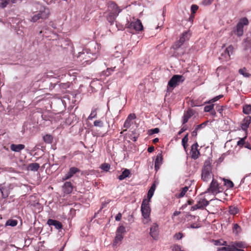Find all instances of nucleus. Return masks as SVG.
Returning a JSON list of instances; mask_svg holds the SVG:
<instances>
[{"label":"nucleus","mask_w":251,"mask_h":251,"mask_svg":"<svg viewBox=\"0 0 251 251\" xmlns=\"http://www.w3.org/2000/svg\"><path fill=\"white\" fill-rule=\"evenodd\" d=\"M243 46L244 47L245 50H248V49L251 48V40L249 38L245 39L243 43Z\"/></svg>","instance_id":"obj_28"},{"label":"nucleus","mask_w":251,"mask_h":251,"mask_svg":"<svg viewBox=\"0 0 251 251\" xmlns=\"http://www.w3.org/2000/svg\"><path fill=\"white\" fill-rule=\"evenodd\" d=\"M94 125L95 126L102 127L103 126V122L100 120H96L94 122Z\"/></svg>","instance_id":"obj_45"},{"label":"nucleus","mask_w":251,"mask_h":251,"mask_svg":"<svg viewBox=\"0 0 251 251\" xmlns=\"http://www.w3.org/2000/svg\"><path fill=\"white\" fill-rule=\"evenodd\" d=\"M183 237V234L181 232H178L177 233H176L175 235H174V238L176 239H177V240H180Z\"/></svg>","instance_id":"obj_49"},{"label":"nucleus","mask_w":251,"mask_h":251,"mask_svg":"<svg viewBox=\"0 0 251 251\" xmlns=\"http://www.w3.org/2000/svg\"><path fill=\"white\" fill-rule=\"evenodd\" d=\"M17 224L18 222L16 220L10 219L6 221L5 225L6 226H15L17 225Z\"/></svg>","instance_id":"obj_31"},{"label":"nucleus","mask_w":251,"mask_h":251,"mask_svg":"<svg viewBox=\"0 0 251 251\" xmlns=\"http://www.w3.org/2000/svg\"><path fill=\"white\" fill-rule=\"evenodd\" d=\"M231 245L227 246L226 247H222L221 248L218 249V251H231Z\"/></svg>","instance_id":"obj_44"},{"label":"nucleus","mask_w":251,"mask_h":251,"mask_svg":"<svg viewBox=\"0 0 251 251\" xmlns=\"http://www.w3.org/2000/svg\"><path fill=\"white\" fill-rule=\"evenodd\" d=\"M205 125H206V124L205 123H202V124H201V125H198L197 126V127H196V130H199V129L202 128Z\"/></svg>","instance_id":"obj_57"},{"label":"nucleus","mask_w":251,"mask_h":251,"mask_svg":"<svg viewBox=\"0 0 251 251\" xmlns=\"http://www.w3.org/2000/svg\"><path fill=\"white\" fill-rule=\"evenodd\" d=\"M248 24L249 21L247 18L245 17L240 20L236 27V34L238 36L240 37L243 35L244 25H247Z\"/></svg>","instance_id":"obj_5"},{"label":"nucleus","mask_w":251,"mask_h":251,"mask_svg":"<svg viewBox=\"0 0 251 251\" xmlns=\"http://www.w3.org/2000/svg\"><path fill=\"white\" fill-rule=\"evenodd\" d=\"M213 107H214V105L213 104H211V105H206L204 107V111L205 112H210L213 109Z\"/></svg>","instance_id":"obj_46"},{"label":"nucleus","mask_w":251,"mask_h":251,"mask_svg":"<svg viewBox=\"0 0 251 251\" xmlns=\"http://www.w3.org/2000/svg\"><path fill=\"white\" fill-rule=\"evenodd\" d=\"M115 67L112 68H107L106 72L105 73V75L106 76H108L110 74L111 71H113Z\"/></svg>","instance_id":"obj_53"},{"label":"nucleus","mask_w":251,"mask_h":251,"mask_svg":"<svg viewBox=\"0 0 251 251\" xmlns=\"http://www.w3.org/2000/svg\"><path fill=\"white\" fill-rule=\"evenodd\" d=\"M129 174V170L126 169L122 172V174L118 176V178L119 180H122L126 178V177H128Z\"/></svg>","instance_id":"obj_26"},{"label":"nucleus","mask_w":251,"mask_h":251,"mask_svg":"<svg viewBox=\"0 0 251 251\" xmlns=\"http://www.w3.org/2000/svg\"><path fill=\"white\" fill-rule=\"evenodd\" d=\"M221 241L220 240H217L214 241V244L216 246H221Z\"/></svg>","instance_id":"obj_63"},{"label":"nucleus","mask_w":251,"mask_h":251,"mask_svg":"<svg viewBox=\"0 0 251 251\" xmlns=\"http://www.w3.org/2000/svg\"><path fill=\"white\" fill-rule=\"evenodd\" d=\"M211 163L209 160L204 162L201 172V178L204 181H209L212 177Z\"/></svg>","instance_id":"obj_3"},{"label":"nucleus","mask_w":251,"mask_h":251,"mask_svg":"<svg viewBox=\"0 0 251 251\" xmlns=\"http://www.w3.org/2000/svg\"><path fill=\"white\" fill-rule=\"evenodd\" d=\"M47 223L49 226H54L56 229H61L63 227L61 223L55 220L50 219Z\"/></svg>","instance_id":"obj_12"},{"label":"nucleus","mask_w":251,"mask_h":251,"mask_svg":"<svg viewBox=\"0 0 251 251\" xmlns=\"http://www.w3.org/2000/svg\"><path fill=\"white\" fill-rule=\"evenodd\" d=\"M10 0H3L0 4V6L1 8L5 7L7 4L9 3Z\"/></svg>","instance_id":"obj_47"},{"label":"nucleus","mask_w":251,"mask_h":251,"mask_svg":"<svg viewBox=\"0 0 251 251\" xmlns=\"http://www.w3.org/2000/svg\"><path fill=\"white\" fill-rule=\"evenodd\" d=\"M96 53H92L87 49H85L81 52L78 53L77 56L78 61L82 62V64L85 65L90 64L92 61L95 60L97 58Z\"/></svg>","instance_id":"obj_2"},{"label":"nucleus","mask_w":251,"mask_h":251,"mask_svg":"<svg viewBox=\"0 0 251 251\" xmlns=\"http://www.w3.org/2000/svg\"><path fill=\"white\" fill-rule=\"evenodd\" d=\"M150 235L154 239H157L158 235V226L153 224L150 228Z\"/></svg>","instance_id":"obj_11"},{"label":"nucleus","mask_w":251,"mask_h":251,"mask_svg":"<svg viewBox=\"0 0 251 251\" xmlns=\"http://www.w3.org/2000/svg\"><path fill=\"white\" fill-rule=\"evenodd\" d=\"M37 8L39 9V11L33 13L34 15L31 17L30 20V22L35 23L38 20H45L48 18L50 13V10L48 8L38 3Z\"/></svg>","instance_id":"obj_1"},{"label":"nucleus","mask_w":251,"mask_h":251,"mask_svg":"<svg viewBox=\"0 0 251 251\" xmlns=\"http://www.w3.org/2000/svg\"><path fill=\"white\" fill-rule=\"evenodd\" d=\"M80 172L77 168L73 167L70 168L69 172L63 177L62 179L66 180L72 177L76 173Z\"/></svg>","instance_id":"obj_10"},{"label":"nucleus","mask_w":251,"mask_h":251,"mask_svg":"<svg viewBox=\"0 0 251 251\" xmlns=\"http://www.w3.org/2000/svg\"><path fill=\"white\" fill-rule=\"evenodd\" d=\"M64 192L67 194H70L73 190L72 184L70 182H66L63 186Z\"/></svg>","instance_id":"obj_20"},{"label":"nucleus","mask_w":251,"mask_h":251,"mask_svg":"<svg viewBox=\"0 0 251 251\" xmlns=\"http://www.w3.org/2000/svg\"><path fill=\"white\" fill-rule=\"evenodd\" d=\"M121 11L122 9H120L115 3L113 2L108 3L107 9V12L108 13L118 16Z\"/></svg>","instance_id":"obj_9"},{"label":"nucleus","mask_w":251,"mask_h":251,"mask_svg":"<svg viewBox=\"0 0 251 251\" xmlns=\"http://www.w3.org/2000/svg\"><path fill=\"white\" fill-rule=\"evenodd\" d=\"M197 204L200 206V209H201L208 205L209 204V201L205 199L201 198L199 199L197 202Z\"/></svg>","instance_id":"obj_22"},{"label":"nucleus","mask_w":251,"mask_h":251,"mask_svg":"<svg viewBox=\"0 0 251 251\" xmlns=\"http://www.w3.org/2000/svg\"><path fill=\"white\" fill-rule=\"evenodd\" d=\"M201 226V224H196L194 223L192 224H191L189 226H188V228H198Z\"/></svg>","instance_id":"obj_48"},{"label":"nucleus","mask_w":251,"mask_h":251,"mask_svg":"<svg viewBox=\"0 0 251 251\" xmlns=\"http://www.w3.org/2000/svg\"><path fill=\"white\" fill-rule=\"evenodd\" d=\"M124 238L123 235L119 234L117 233H116V236L115 237V239L113 244V245L114 246H116L119 243H120V242L122 241Z\"/></svg>","instance_id":"obj_25"},{"label":"nucleus","mask_w":251,"mask_h":251,"mask_svg":"<svg viewBox=\"0 0 251 251\" xmlns=\"http://www.w3.org/2000/svg\"><path fill=\"white\" fill-rule=\"evenodd\" d=\"M213 1V0H204L203 1V4L205 5H207L210 4Z\"/></svg>","instance_id":"obj_56"},{"label":"nucleus","mask_w":251,"mask_h":251,"mask_svg":"<svg viewBox=\"0 0 251 251\" xmlns=\"http://www.w3.org/2000/svg\"><path fill=\"white\" fill-rule=\"evenodd\" d=\"M246 138V137L240 139L238 142H237V145L239 146H242L245 144V140Z\"/></svg>","instance_id":"obj_51"},{"label":"nucleus","mask_w":251,"mask_h":251,"mask_svg":"<svg viewBox=\"0 0 251 251\" xmlns=\"http://www.w3.org/2000/svg\"><path fill=\"white\" fill-rule=\"evenodd\" d=\"M184 43H181L180 41L179 40L177 42H176L174 45L172 46V49L175 50H177Z\"/></svg>","instance_id":"obj_40"},{"label":"nucleus","mask_w":251,"mask_h":251,"mask_svg":"<svg viewBox=\"0 0 251 251\" xmlns=\"http://www.w3.org/2000/svg\"><path fill=\"white\" fill-rule=\"evenodd\" d=\"M243 111L246 114L251 113V105H246L243 107Z\"/></svg>","instance_id":"obj_35"},{"label":"nucleus","mask_w":251,"mask_h":251,"mask_svg":"<svg viewBox=\"0 0 251 251\" xmlns=\"http://www.w3.org/2000/svg\"><path fill=\"white\" fill-rule=\"evenodd\" d=\"M229 212L231 215H235L238 212V209L236 207L231 206L229 207Z\"/></svg>","instance_id":"obj_37"},{"label":"nucleus","mask_w":251,"mask_h":251,"mask_svg":"<svg viewBox=\"0 0 251 251\" xmlns=\"http://www.w3.org/2000/svg\"><path fill=\"white\" fill-rule=\"evenodd\" d=\"M162 156L161 153H158L155 161L154 168L155 170L157 171L160 168V166L162 164Z\"/></svg>","instance_id":"obj_15"},{"label":"nucleus","mask_w":251,"mask_h":251,"mask_svg":"<svg viewBox=\"0 0 251 251\" xmlns=\"http://www.w3.org/2000/svg\"><path fill=\"white\" fill-rule=\"evenodd\" d=\"M0 191L3 198L8 197L9 194V188L8 186H2L0 188Z\"/></svg>","instance_id":"obj_21"},{"label":"nucleus","mask_w":251,"mask_h":251,"mask_svg":"<svg viewBox=\"0 0 251 251\" xmlns=\"http://www.w3.org/2000/svg\"><path fill=\"white\" fill-rule=\"evenodd\" d=\"M126 232L125 227L123 226H120L117 229L116 233L124 235Z\"/></svg>","instance_id":"obj_34"},{"label":"nucleus","mask_w":251,"mask_h":251,"mask_svg":"<svg viewBox=\"0 0 251 251\" xmlns=\"http://www.w3.org/2000/svg\"><path fill=\"white\" fill-rule=\"evenodd\" d=\"M231 248L235 249H243L247 247L245 243L242 241L234 242L231 243Z\"/></svg>","instance_id":"obj_16"},{"label":"nucleus","mask_w":251,"mask_h":251,"mask_svg":"<svg viewBox=\"0 0 251 251\" xmlns=\"http://www.w3.org/2000/svg\"><path fill=\"white\" fill-rule=\"evenodd\" d=\"M234 48L232 45L229 46L225 50L224 54H222V55H224L226 59L230 58V56L232 54Z\"/></svg>","instance_id":"obj_17"},{"label":"nucleus","mask_w":251,"mask_h":251,"mask_svg":"<svg viewBox=\"0 0 251 251\" xmlns=\"http://www.w3.org/2000/svg\"><path fill=\"white\" fill-rule=\"evenodd\" d=\"M122 214L121 213H118L115 217V220L117 221H119L121 220L122 218Z\"/></svg>","instance_id":"obj_58"},{"label":"nucleus","mask_w":251,"mask_h":251,"mask_svg":"<svg viewBox=\"0 0 251 251\" xmlns=\"http://www.w3.org/2000/svg\"><path fill=\"white\" fill-rule=\"evenodd\" d=\"M239 73L245 77H249L251 75L250 74L247 72V70L245 68L239 69Z\"/></svg>","instance_id":"obj_30"},{"label":"nucleus","mask_w":251,"mask_h":251,"mask_svg":"<svg viewBox=\"0 0 251 251\" xmlns=\"http://www.w3.org/2000/svg\"><path fill=\"white\" fill-rule=\"evenodd\" d=\"M40 167V165L37 163H30L28 165L27 169L31 171H37Z\"/></svg>","instance_id":"obj_24"},{"label":"nucleus","mask_w":251,"mask_h":251,"mask_svg":"<svg viewBox=\"0 0 251 251\" xmlns=\"http://www.w3.org/2000/svg\"><path fill=\"white\" fill-rule=\"evenodd\" d=\"M155 188H156V186H155V184H153L151 185L150 189H149V190L148 191V194H147V198L148 199V200H147V201H149V202L150 201L151 199L152 198V197L153 195L154 191L155 190Z\"/></svg>","instance_id":"obj_23"},{"label":"nucleus","mask_w":251,"mask_h":251,"mask_svg":"<svg viewBox=\"0 0 251 251\" xmlns=\"http://www.w3.org/2000/svg\"><path fill=\"white\" fill-rule=\"evenodd\" d=\"M116 25L118 30H123L125 27L123 25H120L119 23H116Z\"/></svg>","instance_id":"obj_55"},{"label":"nucleus","mask_w":251,"mask_h":251,"mask_svg":"<svg viewBox=\"0 0 251 251\" xmlns=\"http://www.w3.org/2000/svg\"><path fill=\"white\" fill-rule=\"evenodd\" d=\"M222 190L217 181L213 179L206 192L211 193L213 195H217L221 192Z\"/></svg>","instance_id":"obj_6"},{"label":"nucleus","mask_w":251,"mask_h":251,"mask_svg":"<svg viewBox=\"0 0 251 251\" xmlns=\"http://www.w3.org/2000/svg\"><path fill=\"white\" fill-rule=\"evenodd\" d=\"M141 211L144 218L148 219L149 218L151 213V208L149 201L145 199L143 200L142 203Z\"/></svg>","instance_id":"obj_7"},{"label":"nucleus","mask_w":251,"mask_h":251,"mask_svg":"<svg viewBox=\"0 0 251 251\" xmlns=\"http://www.w3.org/2000/svg\"><path fill=\"white\" fill-rule=\"evenodd\" d=\"M117 16H118L116 15L111 14L108 13L107 15L106 16L107 20L111 25H112L114 24L115 19Z\"/></svg>","instance_id":"obj_27"},{"label":"nucleus","mask_w":251,"mask_h":251,"mask_svg":"<svg viewBox=\"0 0 251 251\" xmlns=\"http://www.w3.org/2000/svg\"><path fill=\"white\" fill-rule=\"evenodd\" d=\"M223 97V95H219V96H216V97H214V98H213L211 100V101H212V102L216 101L218 100H219L220 98H222Z\"/></svg>","instance_id":"obj_54"},{"label":"nucleus","mask_w":251,"mask_h":251,"mask_svg":"<svg viewBox=\"0 0 251 251\" xmlns=\"http://www.w3.org/2000/svg\"><path fill=\"white\" fill-rule=\"evenodd\" d=\"M184 80V78L182 75H174L168 82V91H171L175 87L179 85L180 83L182 82Z\"/></svg>","instance_id":"obj_4"},{"label":"nucleus","mask_w":251,"mask_h":251,"mask_svg":"<svg viewBox=\"0 0 251 251\" xmlns=\"http://www.w3.org/2000/svg\"><path fill=\"white\" fill-rule=\"evenodd\" d=\"M198 8H199V7L197 5H195V4L192 5L191 7V10L192 13H195L196 12V11L198 10Z\"/></svg>","instance_id":"obj_50"},{"label":"nucleus","mask_w":251,"mask_h":251,"mask_svg":"<svg viewBox=\"0 0 251 251\" xmlns=\"http://www.w3.org/2000/svg\"><path fill=\"white\" fill-rule=\"evenodd\" d=\"M100 168L101 170L108 172L110 168V165L108 163H103L101 164Z\"/></svg>","instance_id":"obj_39"},{"label":"nucleus","mask_w":251,"mask_h":251,"mask_svg":"<svg viewBox=\"0 0 251 251\" xmlns=\"http://www.w3.org/2000/svg\"><path fill=\"white\" fill-rule=\"evenodd\" d=\"M223 180L224 181V185L227 188H231L233 187V186H234L233 183L231 180L226 179L225 178H224Z\"/></svg>","instance_id":"obj_32"},{"label":"nucleus","mask_w":251,"mask_h":251,"mask_svg":"<svg viewBox=\"0 0 251 251\" xmlns=\"http://www.w3.org/2000/svg\"><path fill=\"white\" fill-rule=\"evenodd\" d=\"M154 150V147L151 146V147H150L148 148V151L149 152H152V151H153Z\"/></svg>","instance_id":"obj_61"},{"label":"nucleus","mask_w":251,"mask_h":251,"mask_svg":"<svg viewBox=\"0 0 251 251\" xmlns=\"http://www.w3.org/2000/svg\"><path fill=\"white\" fill-rule=\"evenodd\" d=\"M136 118V116L134 114H130L127 118H126L127 120H129V121H131V120H134Z\"/></svg>","instance_id":"obj_52"},{"label":"nucleus","mask_w":251,"mask_h":251,"mask_svg":"<svg viewBox=\"0 0 251 251\" xmlns=\"http://www.w3.org/2000/svg\"><path fill=\"white\" fill-rule=\"evenodd\" d=\"M188 190V187L187 186H185L181 189V191L180 193L179 194L178 197V198H182L186 194V193Z\"/></svg>","instance_id":"obj_38"},{"label":"nucleus","mask_w":251,"mask_h":251,"mask_svg":"<svg viewBox=\"0 0 251 251\" xmlns=\"http://www.w3.org/2000/svg\"><path fill=\"white\" fill-rule=\"evenodd\" d=\"M97 109L96 108L93 107L92 108L91 113L88 118V120H92L93 118H95L97 117Z\"/></svg>","instance_id":"obj_33"},{"label":"nucleus","mask_w":251,"mask_h":251,"mask_svg":"<svg viewBox=\"0 0 251 251\" xmlns=\"http://www.w3.org/2000/svg\"><path fill=\"white\" fill-rule=\"evenodd\" d=\"M159 132V129L158 128H154L153 129H151L149 130L148 134L150 135H152L155 133H158Z\"/></svg>","instance_id":"obj_43"},{"label":"nucleus","mask_w":251,"mask_h":251,"mask_svg":"<svg viewBox=\"0 0 251 251\" xmlns=\"http://www.w3.org/2000/svg\"><path fill=\"white\" fill-rule=\"evenodd\" d=\"M191 35V34L189 31L184 32L180 37L179 40L180 42L184 43L185 41H188Z\"/></svg>","instance_id":"obj_18"},{"label":"nucleus","mask_w":251,"mask_h":251,"mask_svg":"<svg viewBox=\"0 0 251 251\" xmlns=\"http://www.w3.org/2000/svg\"><path fill=\"white\" fill-rule=\"evenodd\" d=\"M188 140V134H187L182 139V144L185 149L186 148Z\"/></svg>","instance_id":"obj_42"},{"label":"nucleus","mask_w":251,"mask_h":251,"mask_svg":"<svg viewBox=\"0 0 251 251\" xmlns=\"http://www.w3.org/2000/svg\"><path fill=\"white\" fill-rule=\"evenodd\" d=\"M239 228H240V227H239V225L237 224H234L233 227L234 231L236 230H237Z\"/></svg>","instance_id":"obj_62"},{"label":"nucleus","mask_w":251,"mask_h":251,"mask_svg":"<svg viewBox=\"0 0 251 251\" xmlns=\"http://www.w3.org/2000/svg\"><path fill=\"white\" fill-rule=\"evenodd\" d=\"M127 24L126 25V27L129 28L134 29L135 31H141L143 29V26L140 20L137 19L135 21H132L130 23L127 20Z\"/></svg>","instance_id":"obj_8"},{"label":"nucleus","mask_w":251,"mask_h":251,"mask_svg":"<svg viewBox=\"0 0 251 251\" xmlns=\"http://www.w3.org/2000/svg\"><path fill=\"white\" fill-rule=\"evenodd\" d=\"M43 139L45 142L50 144L52 142V137L50 135L47 134L43 137Z\"/></svg>","instance_id":"obj_36"},{"label":"nucleus","mask_w":251,"mask_h":251,"mask_svg":"<svg viewBox=\"0 0 251 251\" xmlns=\"http://www.w3.org/2000/svg\"><path fill=\"white\" fill-rule=\"evenodd\" d=\"M231 251H245L242 249H235V248H232Z\"/></svg>","instance_id":"obj_64"},{"label":"nucleus","mask_w":251,"mask_h":251,"mask_svg":"<svg viewBox=\"0 0 251 251\" xmlns=\"http://www.w3.org/2000/svg\"><path fill=\"white\" fill-rule=\"evenodd\" d=\"M192 112L191 110L187 111V112L184 115L183 119V124H184L186 123L189 119L192 116Z\"/></svg>","instance_id":"obj_29"},{"label":"nucleus","mask_w":251,"mask_h":251,"mask_svg":"<svg viewBox=\"0 0 251 251\" xmlns=\"http://www.w3.org/2000/svg\"><path fill=\"white\" fill-rule=\"evenodd\" d=\"M25 148V145L23 144H12L10 146V149L15 152H19Z\"/></svg>","instance_id":"obj_19"},{"label":"nucleus","mask_w":251,"mask_h":251,"mask_svg":"<svg viewBox=\"0 0 251 251\" xmlns=\"http://www.w3.org/2000/svg\"><path fill=\"white\" fill-rule=\"evenodd\" d=\"M251 122V117H246L241 123V128L244 130H246Z\"/></svg>","instance_id":"obj_14"},{"label":"nucleus","mask_w":251,"mask_h":251,"mask_svg":"<svg viewBox=\"0 0 251 251\" xmlns=\"http://www.w3.org/2000/svg\"><path fill=\"white\" fill-rule=\"evenodd\" d=\"M198 209H200V206H198V205L197 204V203L194 205H193L192 207H191V210H197Z\"/></svg>","instance_id":"obj_59"},{"label":"nucleus","mask_w":251,"mask_h":251,"mask_svg":"<svg viewBox=\"0 0 251 251\" xmlns=\"http://www.w3.org/2000/svg\"><path fill=\"white\" fill-rule=\"evenodd\" d=\"M198 145L196 143L193 144L191 147V157L194 159H197L200 155V152L198 150Z\"/></svg>","instance_id":"obj_13"},{"label":"nucleus","mask_w":251,"mask_h":251,"mask_svg":"<svg viewBox=\"0 0 251 251\" xmlns=\"http://www.w3.org/2000/svg\"><path fill=\"white\" fill-rule=\"evenodd\" d=\"M175 251H182L181 250V247L179 245H176L174 247V249Z\"/></svg>","instance_id":"obj_60"},{"label":"nucleus","mask_w":251,"mask_h":251,"mask_svg":"<svg viewBox=\"0 0 251 251\" xmlns=\"http://www.w3.org/2000/svg\"><path fill=\"white\" fill-rule=\"evenodd\" d=\"M131 126V122L129 120L126 119V120L125 122V123L124 124V127L126 128V129L125 130H124L123 131L121 132V134H122L126 130L127 128H128Z\"/></svg>","instance_id":"obj_41"}]
</instances>
